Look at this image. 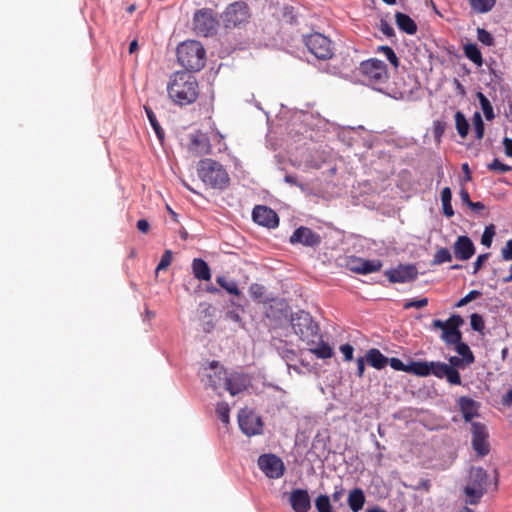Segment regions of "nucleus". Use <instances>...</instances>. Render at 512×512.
Returning <instances> with one entry per match:
<instances>
[{"label": "nucleus", "mask_w": 512, "mask_h": 512, "mask_svg": "<svg viewBox=\"0 0 512 512\" xmlns=\"http://www.w3.org/2000/svg\"><path fill=\"white\" fill-rule=\"evenodd\" d=\"M388 363L394 370L407 372L408 364H404L399 358H390L388 359Z\"/></svg>", "instance_id": "obj_52"}, {"label": "nucleus", "mask_w": 512, "mask_h": 512, "mask_svg": "<svg viewBox=\"0 0 512 512\" xmlns=\"http://www.w3.org/2000/svg\"><path fill=\"white\" fill-rule=\"evenodd\" d=\"M177 59L186 70L199 71L205 66L206 51L199 41H185L177 47Z\"/></svg>", "instance_id": "obj_2"}, {"label": "nucleus", "mask_w": 512, "mask_h": 512, "mask_svg": "<svg viewBox=\"0 0 512 512\" xmlns=\"http://www.w3.org/2000/svg\"><path fill=\"white\" fill-rule=\"evenodd\" d=\"M227 376L228 374L226 370L220 366L217 361H212L209 364V372L206 374V385L221 395L220 390H224V387L227 384Z\"/></svg>", "instance_id": "obj_14"}, {"label": "nucleus", "mask_w": 512, "mask_h": 512, "mask_svg": "<svg viewBox=\"0 0 512 512\" xmlns=\"http://www.w3.org/2000/svg\"><path fill=\"white\" fill-rule=\"evenodd\" d=\"M445 129H446V123L444 121L435 120L433 122L432 133H433V137L437 143L440 142V140L445 132Z\"/></svg>", "instance_id": "obj_45"}, {"label": "nucleus", "mask_w": 512, "mask_h": 512, "mask_svg": "<svg viewBox=\"0 0 512 512\" xmlns=\"http://www.w3.org/2000/svg\"><path fill=\"white\" fill-rule=\"evenodd\" d=\"M170 99L179 106L193 103L199 95L198 82L189 72H175L167 85Z\"/></svg>", "instance_id": "obj_1"}, {"label": "nucleus", "mask_w": 512, "mask_h": 512, "mask_svg": "<svg viewBox=\"0 0 512 512\" xmlns=\"http://www.w3.org/2000/svg\"><path fill=\"white\" fill-rule=\"evenodd\" d=\"M502 258L505 261L512 260V239L508 240L501 250Z\"/></svg>", "instance_id": "obj_54"}, {"label": "nucleus", "mask_w": 512, "mask_h": 512, "mask_svg": "<svg viewBox=\"0 0 512 512\" xmlns=\"http://www.w3.org/2000/svg\"><path fill=\"white\" fill-rule=\"evenodd\" d=\"M216 282L229 294L239 296L241 293L237 283L234 280L227 279L225 276H218Z\"/></svg>", "instance_id": "obj_34"}, {"label": "nucleus", "mask_w": 512, "mask_h": 512, "mask_svg": "<svg viewBox=\"0 0 512 512\" xmlns=\"http://www.w3.org/2000/svg\"><path fill=\"white\" fill-rule=\"evenodd\" d=\"M464 55L472 61L477 67L483 65L482 53L478 46L474 43L465 44L463 47Z\"/></svg>", "instance_id": "obj_30"}, {"label": "nucleus", "mask_w": 512, "mask_h": 512, "mask_svg": "<svg viewBox=\"0 0 512 512\" xmlns=\"http://www.w3.org/2000/svg\"><path fill=\"white\" fill-rule=\"evenodd\" d=\"M192 271L195 278L202 281L211 279V270L209 265L201 258H195L192 261Z\"/></svg>", "instance_id": "obj_26"}, {"label": "nucleus", "mask_w": 512, "mask_h": 512, "mask_svg": "<svg viewBox=\"0 0 512 512\" xmlns=\"http://www.w3.org/2000/svg\"><path fill=\"white\" fill-rule=\"evenodd\" d=\"M495 235V226L493 224H490L485 227V230L481 237V244L490 247L492 244L493 237Z\"/></svg>", "instance_id": "obj_44"}, {"label": "nucleus", "mask_w": 512, "mask_h": 512, "mask_svg": "<svg viewBox=\"0 0 512 512\" xmlns=\"http://www.w3.org/2000/svg\"><path fill=\"white\" fill-rule=\"evenodd\" d=\"M452 260V255L448 248H440L436 251L432 264L440 265L445 262H450Z\"/></svg>", "instance_id": "obj_39"}, {"label": "nucleus", "mask_w": 512, "mask_h": 512, "mask_svg": "<svg viewBox=\"0 0 512 512\" xmlns=\"http://www.w3.org/2000/svg\"><path fill=\"white\" fill-rule=\"evenodd\" d=\"M502 404L504 406H510L512 404V388L509 389L502 397Z\"/></svg>", "instance_id": "obj_64"}, {"label": "nucleus", "mask_w": 512, "mask_h": 512, "mask_svg": "<svg viewBox=\"0 0 512 512\" xmlns=\"http://www.w3.org/2000/svg\"><path fill=\"white\" fill-rule=\"evenodd\" d=\"M247 387V377L244 374L234 373L227 376V384L224 391H228L232 396L244 391Z\"/></svg>", "instance_id": "obj_23"}, {"label": "nucleus", "mask_w": 512, "mask_h": 512, "mask_svg": "<svg viewBox=\"0 0 512 512\" xmlns=\"http://www.w3.org/2000/svg\"><path fill=\"white\" fill-rule=\"evenodd\" d=\"M289 502L294 512H308L311 508V498L305 489H294L290 492Z\"/></svg>", "instance_id": "obj_21"}, {"label": "nucleus", "mask_w": 512, "mask_h": 512, "mask_svg": "<svg viewBox=\"0 0 512 512\" xmlns=\"http://www.w3.org/2000/svg\"><path fill=\"white\" fill-rule=\"evenodd\" d=\"M488 480L487 472L481 467H472L464 493L469 504H477L483 496Z\"/></svg>", "instance_id": "obj_7"}, {"label": "nucleus", "mask_w": 512, "mask_h": 512, "mask_svg": "<svg viewBox=\"0 0 512 512\" xmlns=\"http://www.w3.org/2000/svg\"><path fill=\"white\" fill-rule=\"evenodd\" d=\"M298 118L300 119L301 124H303L304 129L299 128L296 130V132L303 136L305 139L312 138L311 133H309L308 129L306 128L312 120V115L310 113H300Z\"/></svg>", "instance_id": "obj_40"}, {"label": "nucleus", "mask_w": 512, "mask_h": 512, "mask_svg": "<svg viewBox=\"0 0 512 512\" xmlns=\"http://www.w3.org/2000/svg\"><path fill=\"white\" fill-rule=\"evenodd\" d=\"M455 125L458 134L465 138L469 132V123L461 111L455 113Z\"/></svg>", "instance_id": "obj_33"}, {"label": "nucleus", "mask_w": 512, "mask_h": 512, "mask_svg": "<svg viewBox=\"0 0 512 512\" xmlns=\"http://www.w3.org/2000/svg\"><path fill=\"white\" fill-rule=\"evenodd\" d=\"M452 200V192L449 187H445L441 192V201L442 202H451Z\"/></svg>", "instance_id": "obj_61"}, {"label": "nucleus", "mask_w": 512, "mask_h": 512, "mask_svg": "<svg viewBox=\"0 0 512 512\" xmlns=\"http://www.w3.org/2000/svg\"><path fill=\"white\" fill-rule=\"evenodd\" d=\"M172 262V252L170 250H166L161 259H160V262L158 263L157 267H156V273L161 271V270H165L167 269L170 264Z\"/></svg>", "instance_id": "obj_48"}, {"label": "nucleus", "mask_w": 512, "mask_h": 512, "mask_svg": "<svg viewBox=\"0 0 512 512\" xmlns=\"http://www.w3.org/2000/svg\"><path fill=\"white\" fill-rule=\"evenodd\" d=\"M430 366L431 362L411 361L408 364L407 373H411L420 377H426L430 375Z\"/></svg>", "instance_id": "obj_31"}, {"label": "nucleus", "mask_w": 512, "mask_h": 512, "mask_svg": "<svg viewBox=\"0 0 512 512\" xmlns=\"http://www.w3.org/2000/svg\"><path fill=\"white\" fill-rule=\"evenodd\" d=\"M458 405L466 422H470L474 417L478 416L479 405L473 399L462 396L458 400Z\"/></svg>", "instance_id": "obj_24"}, {"label": "nucleus", "mask_w": 512, "mask_h": 512, "mask_svg": "<svg viewBox=\"0 0 512 512\" xmlns=\"http://www.w3.org/2000/svg\"><path fill=\"white\" fill-rule=\"evenodd\" d=\"M472 125L476 139L481 140L484 136V122L478 111L473 114Z\"/></svg>", "instance_id": "obj_38"}, {"label": "nucleus", "mask_w": 512, "mask_h": 512, "mask_svg": "<svg viewBox=\"0 0 512 512\" xmlns=\"http://www.w3.org/2000/svg\"><path fill=\"white\" fill-rule=\"evenodd\" d=\"M460 199H461L462 203L465 204L467 207L472 202L471 199H470L469 192L466 189H461V191H460Z\"/></svg>", "instance_id": "obj_63"}, {"label": "nucleus", "mask_w": 512, "mask_h": 512, "mask_svg": "<svg viewBox=\"0 0 512 512\" xmlns=\"http://www.w3.org/2000/svg\"><path fill=\"white\" fill-rule=\"evenodd\" d=\"M150 225L146 219H140L137 221V229L142 233H147L149 231Z\"/></svg>", "instance_id": "obj_58"}, {"label": "nucleus", "mask_w": 512, "mask_h": 512, "mask_svg": "<svg viewBox=\"0 0 512 512\" xmlns=\"http://www.w3.org/2000/svg\"><path fill=\"white\" fill-rule=\"evenodd\" d=\"M348 267L354 273L366 275L379 271L382 268V262L380 260L353 257L349 260Z\"/></svg>", "instance_id": "obj_20"}, {"label": "nucleus", "mask_w": 512, "mask_h": 512, "mask_svg": "<svg viewBox=\"0 0 512 512\" xmlns=\"http://www.w3.org/2000/svg\"><path fill=\"white\" fill-rule=\"evenodd\" d=\"M377 51L382 52L387 58V60L394 66V68H397L399 66V59L391 47L379 46L377 48Z\"/></svg>", "instance_id": "obj_41"}, {"label": "nucleus", "mask_w": 512, "mask_h": 512, "mask_svg": "<svg viewBox=\"0 0 512 512\" xmlns=\"http://www.w3.org/2000/svg\"><path fill=\"white\" fill-rule=\"evenodd\" d=\"M428 305V298H421V299H417V300H408L404 303L403 305V308L405 310H408L410 308H417V309H421V308H424Z\"/></svg>", "instance_id": "obj_49"}, {"label": "nucleus", "mask_w": 512, "mask_h": 512, "mask_svg": "<svg viewBox=\"0 0 512 512\" xmlns=\"http://www.w3.org/2000/svg\"><path fill=\"white\" fill-rule=\"evenodd\" d=\"M379 29L388 38L395 36V31H394L393 27L386 20L380 21Z\"/></svg>", "instance_id": "obj_53"}, {"label": "nucleus", "mask_w": 512, "mask_h": 512, "mask_svg": "<svg viewBox=\"0 0 512 512\" xmlns=\"http://www.w3.org/2000/svg\"><path fill=\"white\" fill-rule=\"evenodd\" d=\"M464 320L458 314L451 315L446 321L435 319L432 322V327L435 329H441V339L448 345L452 346L453 343H457L462 340V333L459 327L463 325Z\"/></svg>", "instance_id": "obj_8"}, {"label": "nucleus", "mask_w": 512, "mask_h": 512, "mask_svg": "<svg viewBox=\"0 0 512 512\" xmlns=\"http://www.w3.org/2000/svg\"><path fill=\"white\" fill-rule=\"evenodd\" d=\"M481 295V293L478 290H471L466 296L461 298L457 303L456 307L460 308L465 305H467L469 302L473 301L474 299L478 298Z\"/></svg>", "instance_id": "obj_51"}, {"label": "nucleus", "mask_w": 512, "mask_h": 512, "mask_svg": "<svg viewBox=\"0 0 512 512\" xmlns=\"http://www.w3.org/2000/svg\"><path fill=\"white\" fill-rule=\"evenodd\" d=\"M503 146H504V149H505L506 156L512 157V139L504 138Z\"/></svg>", "instance_id": "obj_59"}, {"label": "nucleus", "mask_w": 512, "mask_h": 512, "mask_svg": "<svg viewBox=\"0 0 512 512\" xmlns=\"http://www.w3.org/2000/svg\"><path fill=\"white\" fill-rule=\"evenodd\" d=\"M442 208L444 215H446L447 217H452L454 215V210L452 208L451 202H442Z\"/></svg>", "instance_id": "obj_62"}, {"label": "nucleus", "mask_w": 512, "mask_h": 512, "mask_svg": "<svg viewBox=\"0 0 512 512\" xmlns=\"http://www.w3.org/2000/svg\"><path fill=\"white\" fill-rule=\"evenodd\" d=\"M430 374H433L439 379L446 378L447 381L452 385H460L461 377L459 372L446 363L442 362H431Z\"/></svg>", "instance_id": "obj_18"}, {"label": "nucleus", "mask_w": 512, "mask_h": 512, "mask_svg": "<svg viewBox=\"0 0 512 512\" xmlns=\"http://www.w3.org/2000/svg\"><path fill=\"white\" fill-rule=\"evenodd\" d=\"M250 292L256 299H260L264 295V287L259 284H252L250 286Z\"/></svg>", "instance_id": "obj_57"}, {"label": "nucleus", "mask_w": 512, "mask_h": 512, "mask_svg": "<svg viewBox=\"0 0 512 512\" xmlns=\"http://www.w3.org/2000/svg\"><path fill=\"white\" fill-rule=\"evenodd\" d=\"M477 39H478L479 42H481L482 44H484L486 46L494 45V38H493V36L491 35L490 32H488L484 28H478L477 29Z\"/></svg>", "instance_id": "obj_46"}, {"label": "nucleus", "mask_w": 512, "mask_h": 512, "mask_svg": "<svg viewBox=\"0 0 512 512\" xmlns=\"http://www.w3.org/2000/svg\"><path fill=\"white\" fill-rule=\"evenodd\" d=\"M472 10L477 13H487L495 5L496 0H469Z\"/></svg>", "instance_id": "obj_36"}, {"label": "nucleus", "mask_w": 512, "mask_h": 512, "mask_svg": "<svg viewBox=\"0 0 512 512\" xmlns=\"http://www.w3.org/2000/svg\"><path fill=\"white\" fill-rule=\"evenodd\" d=\"M395 21L398 28L409 35H414L417 32V24L415 21L407 14L402 12H397L395 14Z\"/></svg>", "instance_id": "obj_25"}, {"label": "nucleus", "mask_w": 512, "mask_h": 512, "mask_svg": "<svg viewBox=\"0 0 512 512\" xmlns=\"http://www.w3.org/2000/svg\"><path fill=\"white\" fill-rule=\"evenodd\" d=\"M321 241L322 238L318 233L305 226L297 228L290 236V243L302 244L307 247H316Z\"/></svg>", "instance_id": "obj_16"}, {"label": "nucleus", "mask_w": 512, "mask_h": 512, "mask_svg": "<svg viewBox=\"0 0 512 512\" xmlns=\"http://www.w3.org/2000/svg\"><path fill=\"white\" fill-rule=\"evenodd\" d=\"M309 351L319 359H328L333 356V349L324 341L317 340L315 345L310 346Z\"/></svg>", "instance_id": "obj_29"}, {"label": "nucleus", "mask_w": 512, "mask_h": 512, "mask_svg": "<svg viewBox=\"0 0 512 512\" xmlns=\"http://www.w3.org/2000/svg\"><path fill=\"white\" fill-rule=\"evenodd\" d=\"M315 506L318 512H332L330 499L327 495H319L315 500Z\"/></svg>", "instance_id": "obj_42"}, {"label": "nucleus", "mask_w": 512, "mask_h": 512, "mask_svg": "<svg viewBox=\"0 0 512 512\" xmlns=\"http://www.w3.org/2000/svg\"><path fill=\"white\" fill-rule=\"evenodd\" d=\"M250 17L249 6L244 1H236L229 4L220 15L225 29L241 28L248 23Z\"/></svg>", "instance_id": "obj_6"}, {"label": "nucleus", "mask_w": 512, "mask_h": 512, "mask_svg": "<svg viewBox=\"0 0 512 512\" xmlns=\"http://www.w3.org/2000/svg\"><path fill=\"white\" fill-rule=\"evenodd\" d=\"M477 98L479 100V103H480V106L484 113L485 118L488 121L493 120L495 117V114H494V110H493V107H492L489 99L482 92L477 93Z\"/></svg>", "instance_id": "obj_35"}, {"label": "nucleus", "mask_w": 512, "mask_h": 512, "mask_svg": "<svg viewBox=\"0 0 512 512\" xmlns=\"http://www.w3.org/2000/svg\"><path fill=\"white\" fill-rule=\"evenodd\" d=\"M218 19L215 12L209 8L199 9L193 16V29L199 36H212L216 33Z\"/></svg>", "instance_id": "obj_9"}, {"label": "nucleus", "mask_w": 512, "mask_h": 512, "mask_svg": "<svg viewBox=\"0 0 512 512\" xmlns=\"http://www.w3.org/2000/svg\"><path fill=\"white\" fill-rule=\"evenodd\" d=\"M358 72L363 83L379 92H383L384 85L389 78L387 65L383 61L377 58L364 60L360 63Z\"/></svg>", "instance_id": "obj_3"}, {"label": "nucleus", "mask_w": 512, "mask_h": 512, "mask_svg": "<svg viewBox=\"0 0 512 512\" xmlns=\"http://www.w3.org/2000/svg\"><path fill=\"white\" fill-rule=\"evenodd\" d=\"M471 432L473 449L479 456H486L490 452V447L485 425L480 422H472Z\"/></svg>", "instance_id": "obj_12"}, {"label": "nucleus", "mask_w": 512, "mask_h": 512, "mask_svg": "<svg viewBox=\"0 0 512 512\" xmlns=\"http://www.w3.org/2000/svg\"><path fill=\"white\" fill-rule=\"evenodd\" d=\"M187 147L196 155L213 154L207 135L201 131H195L188 135Z\"/></svg>", "instance_id": "obj_19"}, {"label": "nucleus", "mask_w": 512, "mask_h": 512, "mask_svg": "<svg viewBox=\"0 0 512 512\" xmlns=\"http://www.w3.org/2000/svg\"><path fill=\"white\" fill-rule=\"evenodd\" d=\"M489 255V253L478 255L476 261L473 263V273H477L481 269L483 263L488 259Z\"/></svg>", "instance_id": "obj_55"}, {"label": "nucleus", "mask_w": 512, "mask_h": 512, "mask_svg": "<svg viewBox=\"0 0 512 512\" xmlns=\"http://www.w3.org/2000/svg\"><path fill=\"white\" fill-rule=\"evenodd\" d=\"M453 251L458 260L467 261L475 254V246L468 236L462 235L456 239Z\"/></svg>", "instance_id": "obj_22"}, {"label": "nucleus", "mask_w": 512, "mask_h": 512, "mask_svg": "<svg viewBox=\"0 0 512 512\" xmlns=\"http://www.w3.org/2000/svg\"><path fill=\"white\" fill-rule=\"evenodd\" d=\"M366 360L372 367L376 369L384 368L388 363V358L384 356L378 349L372 348L366 354Z\"/></svg>", "instance_id": "obj_27"}, {"label": "nucleus", "mask_w": 512, "mask_h": 512, "mask_svg": "<svg viewBox=\"0 0 512 512\" xmlns=\"http://www.w3.org/2000/svg\"><path fill=\"white\" fill-rule=\"evenodd\" d=\"M468 207L475 213H480L481 211L485 210V205L480 201H472Z\"/></svg>", "instance_id": "obj_60"}, {"label": "nucleus", "mask_w": 512, "mask_h": 512, "mask_svg": "<svg viewBox=\"0 0 512 512\" xmlns=\"http://www.w3.org/2000/svg\"><path fill=\"white\" fill-rule=\"evenodd\" d=\"M303 42L317 59L327 60L334 54L331 40L321 33L306 35L303 37Z\"/></svg>", "instance_id": "obj_10"}, {"label": "nucleus", "mask_w": 512, "mask_h": 512, "mask_svg": "<svg viewBox=\"0 0 512 512\" xmlns=\"http://www.w3.org/2000/svg\"><path fill=\"white\" fill-rule=\"evenodd\" d=\"M144 109H145L147 118H148L153 130L155 131L158 139L163 140L165 133H164V130L161 128V126L156 118L155 113L148 106H144Z\"/></svg>", "instance_id": "obj_37"}, {"label": "nucleus", "mask_w": 512, "mask_h": 512, "mask_svg": "<svg viewBox=\"0 0 512 512\" xmlns=\"http://www.w3.org/2000/svg\"><path fill=\"white\" fill-rule=\"evenodd\" d=\"M452 346H454L455 351L460 356H462L464 362H466L467 364H471L474 362L475 358L471 349L466 343L462 342V340H460L457 343H453Z\"/></svg>", "instance_id": "obj_32"}, {"label": "nucleus", "mask_w": 512, "mask_h": 512, "mask_svg": "<svg viewBox=\"0 0 512 512\" xmlns=\"http://www.w3.org/2000/svg\"><path fill=\"white\" fill-rule=\"evenodd\" d=\"M252 219L255 223L267 228H276L279 225V217L276 212L263 205L254 207Z\"/></svg>", "instance_id": "obj_15"}, {"label": "nucleus", "mask_w": 512, "mask_h": 512, "mask_svg": "<svg viewBox=\"0 0 512 512\" xmlns=\"http://www.w3.org/2000/svg\"><path fill=\"white\" fill-rule=\"evenodd\" d=\"M238 422L241 431L247 436H254L261 433L262 420L252 411L241 410L238 415Z\"/></svg>", "instance_id": "obj_13"}, {"label": "nucleus", "mask_w": 512, "mask_h": 512, "mask_svg": "<svg viewBox=\"0 0 512 512\" xmlns=\"http://www.w3.org/2000/svg\"><path fill=\"white\" fill-rule=\"evenodd\" d=\"M365 503L364 492L360 488H355L348 495V504L353 512L360 511Z\"/></svg>", "instance_id": "obj_28"}, {"label": "nucleus", "mask_w": 512, "mask_h": 512, "mask_svg": "<svg viewBox=\"0 0 512 512\" xmlns=\"http://www.w3.org/2000/svg\"><path fill=\"white\" fill-rule=\"evenodd\" d=\"M470 324L473 330L482 332L485 328L483 317L478 313H473L470 317Z\"/></svg>", "instance_id": "obj_47"}, {"label": "nucleus", "mask_w": 512, "mask_h": 512, "mask_svg": "<svg viewBox=\"0 0 512 512\" xmlns=\"http://www.w3.org/2000/svg\"><path fill=\"white\" fill-rule=\"evenodd\" d=\"M216 413L222 423H224V424L229 423L230 408L227 403H225V402L218 403L217 407H216Z\"/></svg>", "instance_id": "obj_43"}, {"label": "nucleus", "mask_w": 512, "mask_h": 512, "mask_svg": "<svg viewBox=\"0 0 512 512\" xmlns=\"http://www.w3.org/2000/svg\"><path fill=\"white\" fill-rule=\"evenodd\" d=\"M488 169L490 171L505 173L508 171H512V166L505 164L504 162H489Z\"/></svg>", "instance_id": "obj_50"}, {"label": "nucleus", "mask_w": 512, "mask_h": 512, "mask_svg": "<svg viewBox=\"0 0 512 512\" xmlns=\"http://www.w3.org/2000/svg\"><path fill=\"white\" fill-rule=\"evenodd\" d=\"M340 351L344 355L346 361H351L353 358L354 348L350 344H344L340 347Z\"/></svg>", "instance_id": "obj_56"}, {"label": "nucleus", "mask_w": 512, "mask_h": 512, "mask_svg": "<svg viewBox=\"0 0 512 512\" xmlns=\"http://www.w3.org/2000/svg\"><path fill=\"white\" fill-rule=\"evenodd\" d=\"M199 178L213 189L223 190L230 184V178L220 162H199L197 167Z\"/></svg>", "instance_id": "obj_5"}, {"label": "nucleus", "mask_w": 512, "mask_h": 512, "mask_svg": "<svg viewBox=\"0 0 512 512\" xmlns=\"http://www.w3.org/2000/svg\"><path fill=\"white\" fill-rule=\"evenodd\" d=\"M259 469L271 479H278L284 475L285 466L283 461L274 454H263L258 458Z\"/></svg>", "instance_id": "obj_11"}, {"label": "nucleus", "mask_w": 512, "mask_h": 512, "mask_svg": "<svg viewBox=\"0 0 512 512\" xmlns=\"http://www.w3.org/2000/svg\"><path fill=\"white\" fill-rule=\"evenodd\" d=\"M291 326L294 333L307 346L315 345L317 340L321 339L320 327L308 312L301 310L292 314Z\"/></svg>", "instance_id": "obj_4"}, {"label": "nucleus", "mask_w": 512, "mask_h": 512, "mask_svg": "<svg viewBox=\"0 0 512 512\" xmlns=\"http://www.w3.org/2000/svg\"><path fill=\"white\" fill-rule=\"evenodd\" d=\"M418 271L414 265H399L385 271V276L391 283H406L416 279Z\"/></svg>", "instance_id": "obj_17"}]
</instances>
